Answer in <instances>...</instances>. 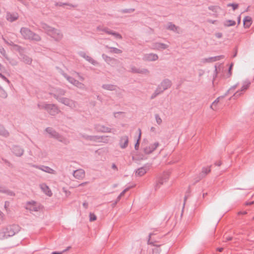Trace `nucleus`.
Masks as SVG:
<instances>
[{
	"label": "nucleus",
	"mask_w": 254,
	"mask_h": 254,
	"mask_svg": "<svg viewBox=\"0 0 254 254\" xmlns=\"http://www.w3.org/2000/svg\"><path fill=\"white\" fill-rule=\"evenodd\" d=\"M160 47L161 48H163V49H165L167 48V46L165 45H163V44H161L160 45Z\"/></svg>",
	"instance_id": "obj_37"
},
{
	"label": "nucleus",
	"mask_w": 254,
	"mask_h": 254,
	"mask_svg": "<svg viewBox=\"0 0 254 254\" xmlns=\"http://www.w3.org/2000/svg\"><path fill=\"white\" fill-rule=\"evenodd\" d=\"M73 176L78 180H82L85 176V173L82 169L77 170L74 172Z\"/></svg>",
	"instance_id": "obj_10"
},
{
	"label": "nucleus",
	"mask_w": 254,
	"mask_h": 254,
	"mask_svg": "<svg viewBox=\"0 0 254 254\" xmlns=\"http://www.w3.org/2000/svg\"><path fill=\"white\" fill-rule=\"evenodd\" d=\"M233 65V64H232L230 65L229 68H228V71L227 72H226V73H224V75H223L224 76H225V77H229L232 75L231 71H232Z\"/></svg>",
	"instance_id": "obj_20"
},
{
	"label": "nucleus",
	"mask_w": 254,
	"mask_h": 254,
	"mask_svg": "<svg viewBox=\"0 0 254 254\" xmlns=\"http://www.w3.org/2000/svg\"><path fill=\"white\" fill-rule=\"evenodd\" d=\"M232 238L231 237H229L227 238V241H231V240H232Z\"/></svg>",
	"instance_id": "obj_40"
},
{
	"label": "nucleus",
	"mask_w": 254,
	"mask_h": 254,
	"mask_svg": "<svg viewBox=\"0 0 254 254\" xmlns=\"http://www.w3.org/2000/svg\"><path fill=\"white\" fill-rule=\"evenodd\" d=\"M155 121L156 122V123L158 125H160L162 123V120L161 119V118L160 117V116H159V115L156 114L155 115Z\"/></svg>",
	"instance_id": "obj_22"
},
{
	"label": "nucleus",
	"mask_w": 254,
	"mask_h": 254,
	"mask_svg": "<svg viewBox=\"0 0 254 254\" xmlns=\"http://www.w3.org/2000/svg\"><path fill=\"white\" fill-rule=\"evenodd\" d=\"M116 53H121V51L118 49H116Z\"/></svg>",
	"instance_id": "obj_43"
},
{
	"label": "nucleus",
	"mask_w": 254,
	"mask_h": 254,
	"mask_svg": "<svg viewBox=\"0 0 254 254\" xmlns=\"http://www.w3.org/2000/svg\"><path fill=\"white\" fill-rule=\"evenodd\" d=\"M82 56L83 58H84L85 59H86L87 61L91 62L92 64H96V62L94 60H93L91 57H90L89 56H86L85 54H83Z\"/></svg>",
	"instance_id": "obj_24"
},
{
	"label": "nucleus",
	"mask_w": 254,
	"mask_h": 254,
	"mask_svg": "<svg viewBox=\"0 0 254 254\" xmlns=\"http://www.w3.org/2000/svg\"><path fill=\"white\" fill-rule=\"evenodd\" d=\"M45 169H42V170L45 171V172H48V173H53V170L49 168H48V167H45L44 168Z\"/></svg>",
	"instance_id": "obj_30"
},
{
	"label": "nucleus",
	"mask_w": 254,
	"mask_h": 254,
	"mask_svg": "<svg viewBox=\"0 0 254 254\" xmlns=\"http://www.w3.org/2000/svg\"><path fill=\"white\" fill-rule=\"evenodd\" d=\"M108 130V128H104V129H103V131H107Z\"/></svg>",
	"instance_id": "obj_42"
},
{
	"label": "nucleus",
	"mask_w": 254,
	"mask_h": 254,
	"mask_svg": "<svg viewBox=\"0 0 254 254\" xmlns=\"http://www.w3.org/2000/svg\"><path fill=\"white\" fill-rule=\"evenodd\" d=\"M223 248H218L217 249V251H218L219 252H222L223 251Z\"/></svg>",
	"instance_id": "obj_41"
},
{
	"label": "nucleus",
	"mask_w": 254,
	"mask_h": 254,
	"mask_svg": "<svg viewBox=\"0 0 254 254\" xmlns=\"http://www.w3.org/2000/svg\"><path fill=\"white\" fill-rule=\"evenodd\" d=\"M109 33L110 34H112V35H114L115 37L116 38H118V39H121L122 38V36L120 34H119L118 33H112V32H109Z\"/></svg>",
	"instance_id": "obj_29"
},
{
	"label": "nucleus",
	"mask_w": 254,
	"mask_h": 254,
	"mask_svg": "<svg viewBox=\"0 0 254 254\" xmlns=\"http://www.w3.org/2000/svg\"><path fill=\"white\" fill-rule=\"evenodd\" d=\"M80 79H81V80H83V78H82V77H80Z\"/></svg>",
	"instance_id": "obj_46"
},
{
	"label": "nucleus",
	"mask_w": 254,
	"mask_h": 254,
	"mask_svg": "<svg viewBox=\"0 0 254 254\" xmlns=\"http://www.w3.org/2000/svg\"><path fill=\"white\" fill-rule=\"evenodd\" d=\"M128 138L127 136H124L121 139L120 146L122 148H124L127 146L128 144Z\"/></svg>",
	"instance_id": "obj_13"
},
{
	"label": "nucleus",
	"mask_w": 254,
	"mask_h": 254,
	"mask_svg": "<svg viewBox=\"0 0 254 254\" xmlns=\"http://www.w3.org/2000/svg\"><path fill=\"white\" fill-rule=\"evenodd\" d=\"M20 32L25 38L32 39L36 41L39 40L40 39L38 35L32 33L31 31L26 28H21Z\"/></svg>",
	"instance_id": "obj_4"
},
{
	"label": "nucleus",
	"mask_w": 254,
	"mask_h": 254,
	"mask_svg": "<svg viewBox=\"0 0 254 254\" xmlns=\"http://www.w3.org/2000/svg\"><path fill=\"white\" fill-rule=\"evenodd\" d=\"M51 109L49 110V113L52 115H55L58 112V109L55 106H50Z\"/></svg>",
	"instance_id": "obj_21"
},
{
	"label": "nucleus",
	"mask_w": 254,
	"mask_h": 254,
	"mask_svg": "<svg viewBox=\"0 0 254 254\" xmlns=\"http://www.w3.org/2000/svg\"><path fill=\"white\" fill-rule=\"evenodd\" d=\"M139 137H138V139L137 140V143L135 145V148L136 149H137V148L138 147V146H139V140L140 139V136H141V130L139 129Z\"/></svg>",
	"instance_id": "obj_28"
},
{
	"label": "nucleus",
	"mask_w": 254,
	"mask_h": 254,
	"mask_svg": "<svg viewBox=\"0 0 254 254\" xmlns=\"http://www.w3.org/2000/svg\"><path fill=\"white\" fill-rule=\"evenodd\" d=\"M89 217L90 221H95L97 219L96 215L94 214L91 213H90L89 214Z\"/></svg>",
	"instance_id": "obj_26"
},
{
	"label": "nucleus",
	"mask_w": 254,
	"mask_h": 254,
	"mask_svg": "<svg viewBox=\"0 0 254 254\" xmlns=\"http://www.w3.org/2000/svg\"><path fill=\"white\" fill-rule=\"evenodd\" d=\"M171 85V82L169 80L165 79L163 80L159 87L160 91L158 93L159 94V93L162 92L164 90L168 89L169 88Z\"/></svg>",
	"instance_id": "obj_7"
},
{
	"label": "nucleus",
	"mask_w": 254,
	"mask_h": 254,
	"mask_svg": "<svg viewBox=\"0 0 254 254\" xmlns=\"http://www.w3.org/2000/svg\"><path fill=\"white\" fill-rule=\"evenodd\" d=\"M209 9L211 10V11L217 13L220 10V8L219 6H211L209 7Z\"/></svg>",
	"instance_id": "obj_23"
},
{
	"label": "nucleus",
	"mask_w": 254,
	"mask_h": 254,
	"mask_svg": "<svg viewBox=\"0 0 254 254\" xmlns=\"http://www.w3.org/2000/svg\"><path fill=\"white\" fill-rule=\"evenodd\" d=\"M147 168L145 167L140 168L136 171V175L138 176H142L147 172Z\"/></svg>",
	"instance_id": "obj_15"
},
{
	"label": "nucleus",
	"mask_w": 254,
	"mask_h": 254,
	"mask_svg": "<svg viewBox=\"0 0 254 254\" xmlns=\"http://www.w3.org/2000/svg\"><path fill=\"white\" fill-rule=\"evenodd\" d=\"M228 6H231L233 10H235L237 9L238 7V4H228L227 5Z\"/></svg>",
	"instance_id": "obj_27"
},
{
	"label": "nucleus",
	"mask_w": 254,
	"mask_h": 254,
	"mask_svg": "<svg viewBox=\"0 0 254 254\" xmlns=\"http://www.w3.org/2000/svg\"><path fill=\"white\" fill-rule=\"evenodd\" d=\"M254 203V201H252V202H251L250 203H246V205H251V204H253Z\"/></svg>",
	"instance_id": "obj_38"
},
{
	"label": "nucleus",
	"mask_w": 254,
	"mask_h": 254,
	"mask_svg": "<svg viewBox=\"0 0 254 254\" xmlns=\"http://www.w3.org/2000/svg\"><path fill=\"white\" fill-rule=\"evenodd\" d=\"M26 208L31 211H37L42 208V206L38 203L31 201L27 203Z\"/></svg>",
	"instance_id": "obj_5"
},
{
	"label": "nucleus",
	"mask_w": 254,
	"mask_h": 254,
	"mask_svg": "<svg viewBox=\"0 0 254 254\" xmlns=\"http://www.w3.org/2000/svg\"><path fill=\"white\" fill-rule=\"evenodd\" d=\"M170 174L169 172H165L160 176L156 182V187L160 188L162 185L166 184L169 181Z\"/></svg>",
	"instance_id": "obj_3"
},
{
	"label": "nucleus",
	"mask_w": 254,
	"mask_h": 254,
	"mask_svg": "<svg viewBox=\"0 0 254 254\" xmlns=\"http://www.w3.org/2000/svg\"><path fill=\"white\" fill-rule=\"evenodd\" d=\"M168 28L174 30L175 29H176V27L174 25L170 24L168 25Z\"/></svg>",
	"instance_id": "obj_31"
},
{
	"label": "nucleus",
	"mask_w": 254,
	"mask_h": 254,
	"mask_svg": "<svg viewBox=\"0 0 254 254\" xmlns=\"http://www.w3.org/2000/svg\"><path fill=\"white\" fill-rule=\"evenodd\" d=\"M132 70L133 72H137V73H139V72H141V71H140L139 69H136V68H132Z\"/></svg>",
	"instance_id": "obj_33"
},
{
	"label": "nucleus",
	"mask_w": 254,
	"mask_h": 254,
	"mask_svg": "<svg viewBox=\"0 0 254 254\" xmlns=\"http://www.w3.org/2000/svg\"><path fill=\"white\" fill-rule=\"evenodd\" d=\"M18 18V14L16 12H7L6 14V19L10 22L16 20Z\"/></svg>",
	"instance_id": "obj_8"
},
{
	"label": "nucleus",
	"mask_w": 254,
	"mask_h": 254,
	"mask_svg": "<svg viewBox=\"0 0 254 254\" xmlns=\"http://www.w3.org/2000/svg\"><path fill=\"white\" fill-rule=\"evenodd\" d=\"M236 24V22L232 20H227L224 22V25L225 26L229 27L234 26Z\"/></svg>",
	"instance_id": "obj_17"
},
{
	"label": "nucleus",
	"mask_w": 254,
	"mask_h": 254,
	"mask_svg": "<svg viewBox=\"0 0 254 254\" xmlns=\"http://www.w3.org/2000/svg\"><path fill=\"white\" fill-rule=\"evenodd\" d=\"M205 62H211L215 61V59L211 58L209 59H205Z\"/></svg>",
	"instance_id": "obj_32"
},
{
	"label": "nucleus",
	"mask_w": 254,
	"mask_h": 254,
	"mask_svg": "<svg viewBox=\"0 0 254 254\" xmlns=\"http://www.w3.org/2000/svg\"><path fill=\"white\" fill-rule=\"evenodd\" d=\"M240 22H241V17H240V16H239L238 17V24H240Z\"/></svg>",
	"instance_id": "obj_39"
},
{
	"label": "nucleus",
	"mask_w": 254,
	"mask_h": 254,
	"mask_svg": "<svg viewBox=\"0 0 254 254\" xmlns=\"http://www.w3.org/2000/svg\"><path fill=\"white\" fill-rule=\"evenodd\" d=\"M68 80H69V81L71 82V83L79 88H82L83 86V85L81 83L75 80L72 79L71 78H68Z\"/></svg>",
	"instance_id": "obj_16"
},
{
	"label": "nucleus",
	"mask_w": 254,
	"mask_h": 254,
	"mask_svg": "<svg viewBox=\"0 0 254 254\" xmlns=\"http://www.w3.org/2000/svg\"><path fill=\"white\" fill-rule=\"evenodd\" d=\"M219 101V98L216 99L211 104L210 108L214 111L217 110V105Z\"/></svg>",
	"instance_id": "obj_18"
},
{
	"label": "nucleus",
	"mask_w": 254,
	"mask_h": 254,
	"mask_svg": "<svg viewBox=\"0 0 254 254\" xmlns=\"http://www.w3.org/2000/svg\"><path fill=\"white\" fill-rule=\"evenodd\" d=\"M145 60L148 61H154L158 59V56L156 54H150L145 56Z\"/></svg>",
	"instance_id": "obj_12"
},
{
	"label": "nucleus",
	"mask_w": 254,
	"mask_h": 254,
	"mask_svg": "<svg viewBox=\"0 0 254 254\" xmlns=\"http://www.w3.org/2000/svg\"><path fill=\"white\" fill-rule=\"evenodd\" d=\"M250 82H245L241 87L240 91H237L235 93V95L236 96H240L242 94V92L245 91L250 86Z\"/></svg>",
	"instance_id": "obj_11"
},
{
	"label": "nucleus",
	"mask_w": 254,
	"mask_h": 254,
	"mask_svg": "<svg viewBox=\"0 0 254 254\" xmlns=\"http://www.w3.org/2000/svg\"><path fill=\"white\" fill-rule=\"evenodd\" d=\"M4 217V214L0 210V219H2Z\"/></svg>",
	"instance_id": "obj_35"
},
{
	"label": "nucleus",
	"mask_w": 254,
	"mask_h": 254,
	"mask_svg": "<svg viewBox=\"0 0 254 254\" xmlns=\"http://www.w3.org/2000/svg\"><path fill=\"white\" fill-rule=\"evenodd\" d=\"M247 214V212L246 211H240V212H239L238 213V215H241V214L245 215V214Z\"/></svg>",
	"instance_id": "obj_34"
},
{
	"label": "nucleus",
	"mask_w": 254,
	"mask_h": 254,
	"mask_svg": "<svg viewBox=\"0 0 254 254\" xmlns=\"http://www.w3.org/2000/svg\"><path fill=\"white\" fill-rule=\"evenodd\" d=\"M17 230L15 225H9L3 228L0 230V240L13 236Z\"/></svg>",
	"instance_id": "obj_1"
},
{
	"label": "nucleus",
	"mask_w": 254,
	"mask_h": 254,
	"mask_svg": "<svg viewBox=\"0 0 254 254\" xmlns=\"http://www.w3.org/2000/svg\"><path fill=\"white\" fill-rule=\"evenodd\" d=\"M84 184H86V183H82V184H80V185H79V186H82V185H83Z\"/></svg>",
	"instance_id": "obj_44"
},
{
	"label": "nucleus",
	"mask_w": 254,
	"mask_h": 254,
	"mask_svg": "<svg viewBox=\"0 0 254 254\" xmlns=\"http://www.w3.org/2000/svg\"><path fill=\"white\" fill-rule=\"evenodd\" d=\"M63 254V252H54L52 253L51 254Z\"/></svg>",
	"instance_id": "obj_36"
},
{
	"label": "nucleus",
	"mask_w": 254,
	"mask_h": 254,
	"mask_svg": "<svg viewBox=\"0 0 254 254\" xmlns=\"http://www.w3.org/2000/svg\"><path fill=\"white\" fill-rule=\"evenodd\" d=\"M159 146L158 142H155L150 144H146L144 147V150L146 153L149 154L154 151Z\"/></svg>",
	"instance_id": "obj_6"
},
{
	"label": "nucleus",
	"mask_w": 254,
	"mask_h": 254,
	"mask_svg": "<svg viewBox=\"0 0 254 254\" xmlns=\"http://www.w3.org/2000/svg\"><path fill=\"white\" fill-rule=\"evenodd\" d=\"M84 205L85 206V207H87V205H86V204H84Z\"/></svg>",
	"instance_id": "obj_45"
},
{
	"label": "nucleus",
	"mask_w": 254,
	"mask_h": 254,
	"mask_svg": "<svg viewBox=\"0 0 254 254\" xmlns=\"http://www.w3.org/2000/svg\"><path fill=\"white\" fill-rule=\"evenodd\" d=\"M40 188L43 192L47 196L50 197L52 195L53 193L50 188L45 184H42L40 185Z\"/></svg>",
	"instance_id": "obj_9"
},
{
	"label": "nucleus",
	"mask_w": 254,
	"mask_h": 254,
	"mask_svg": "<svg viewBox=\"0 0 254 254\" xmlns=\"http://www.w3.org/2000/svg\"><path fill=\"white\" fill-rule=\"evenodd\" d=\"M128 190V189H125L124 191H123L118 196V197H117V201H116V203L119 201L121 198L125 194V193Z\"/></svg>",
	"instance_id": "obj_25"
},
{
	"label": "nucleus",
	"mask_w": 254,
	"mask_h": 254,
	"mask_svg": "<svg viewBox=\"0 0 254 254\" xmlns=\"http://www.w3.org/2000/svg\"><path fill=\"white\" fill-rule=\"evenodd\" d=\"M44 29L49 35L51 36L56 40H59L62 38V34L59 30L55 29L48 26H46L44 27Z\"/></svg>",
	"instance_id": "obj_2"
},
{
	"label": "nucleus",
	"mask_w": 254,
	"mask_h": 254,
	"mask_svg": "<svg viewBox=\"0 0 254 254\" xmlns=\"http://www.w3.org/2000/svg\"><path fill=\"white\" fill-rule=\"evenodd\" d=\"M252 220L254 221V216L253 217Z\"/></svg>",
	"instance_id": "obj_47"
},
{
	"label": "nucleus",
	"mask_w": 254,
	"mask_h": 254,
	"mask_svg": "<svg viewBox=\"0 0 254 254\" xmlns=\"http://www.w3.org/2000/svg\"><path fill=\"white\" fill-rule=\"evenodd\" d=\"M14 153L17 156H20L23 153V150L18 147H15L13 148Z\"/></svg>",
	"instance_id": "obj_19"
},
{
	"label": "nucleus",
	"mask_w": 254,
	"mask_h": 254,
	"mask_svg": "<svg viewBox=\"0 0 254 254\" xmlns=\"http://www.w3.org/2000/svg\"><path fill=\"white\" fill-rule=\"evenodd\" d=\"M252 24V18L249 16L246 17L244 19V25L245 28H249Z\"/></svg>",
	"instance_id": "obj_14"
}]
</instances>
